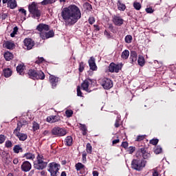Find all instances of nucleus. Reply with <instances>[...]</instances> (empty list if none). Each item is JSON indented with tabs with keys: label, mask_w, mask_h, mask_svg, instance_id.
<instances>
[{
	"label": "nucleus",
	"mask_w": 176,
	"mask_h": 176,
	"mask_svg": "<svg viewBox=\"0 0 176 176\" xmlns=\"http://www.w3.org/2000/svg\"><path fill=\"white\" fill-rule=\"evenodd\" d=\"M13 74V72L10 68H7L3 69V75L5 78H10L12 76V74Z\"/></svg>",
	"instance_id": "26"
},
{
	"label": "nucleus",
	"mask_w": 176,
	"mask_h": 176,
	"mask_svg": "<svg viewBox=\"0 0 176 176\" xmlns=\"http://www.w3.org/2000/svg\"><path fill=\"white\" fill-rule=\"evenodd\" d=\"M23 157H25L27 160H34L35 159V154L28 152L23 155Z\"/></svg>",
	"instance_id": "27"
},
{
	"label": "nucleus",
	"mask_w": 176,
	"mask_h": 176,
	"mask_svg": "<svg viewBox=\"0 0 176 176\" xmlns=\"http://www.w3.org/2000/svg\"><path fill=\"white\" fill-rule=\"evenodd\" d=\"M6 141V136L5 135H0V144H3Z\"/></svg>",
	"instance_id": "49"
},
{
	"label": "nucleus",
	"mask_w": 176,
	"mask_h": 176,
	"mask_svg": "<svg viewBox=\"0 0 176 176\" xmlns=\"http://www.w3.org/2000/svg\"><path fill=\"white\" fill-rule=\"evenodd\" d=\"M121 146L122 148H124V149H127V148L129 147V142H122Z\"/></svg>",
	"instance_id": "54"
},
{
	"label": "nucleus",
	"mask_w": 176,
	"mask_h": 176,
	"mask_svg": "<svg viewBox=\"0 0 176 176\" xmlns=\"http://www.w3.org/2000/svg\"><path fill=\"white\" fill-rule=\"evenodd\" d=\"M6 17H8V14H7L3 13V14H1V19H2V20H6Z\"/></svg>",
	"instance_id": "63"
},
{
	"label": "nucleus",
	"mask_w": 176,
	"mask_h": 176,
	"mask_svg": "<svg viewBox=\"0 0 176 176\" xmlns=\"http://www.w3.org/2000/svg\"><path fill=\"white\" fill-rule=\"evenodd\" d=\"M133 8L134 9H135V10H140L141 9V3L137 2V1H135L133 3Z\"/></svg>",
	"instance_id": "40"
},
{
	"label": "nucleus",
	"mask_w": 176,
	"mask_h": 176,
	"mask_svg": "<svg viewBox=\"0 0 176 176\" xmlns=\"http://www.w3.org/2000/svg\"><path fill=\"white\" fill-rule=\"evenodd\" d=\"M82 91H80V87H77V96L78 97H82Z\"/></svg>",
	"instance_id": "55"
},
{
	"label": "nucleus",
	"mask_w": 176,
	"mask_h": 176,
	"mask_svg": "<svg viewBox=\"0 0 176 176\" xmlns=\"http://www.w3.org/2000/svg\"><path fill=\"white\" fill-rule=\"evenodd\" d=\"M145 137H146L145 135H138L135 141L140 142V141L145 140Z\"/></svg>",
	"instance_id": "45"
},
{
	"label": "nucleus",
	"mask_w": 176,
	"mask_h": 176,
	"mask_svg": "<svg viewBox=\"0 0 176 176\" xmlns=\"http://www.w3.org/2000/svg\"><path fill=\"white\" fill-rule=\"evenodd\" d=\"M124 41L126 43H131L133 41V36L130 34H128L125 36Z\"/></svg>",
	"instance_id": "38"
},
{
	"label": "nucleus",
	"mask_w": 176,
	"mask_h": 176,
	"mask_svg": "<svg viewBox=\"0 0 176 176\" xmlns=\"http://www.w3.org/2000/svg\"><path fill=\"white\" fill-rule=\"evenodd\" d=\"M112 21L117 27H121V25H123V23H124V19L120 14H117L113 16Z\"/></svg>",
	"instance_id": "11"
},
{
	"label": "nucleus",
	"mask_w": 176,
	"mask_h": 176,
	"mask_svg": "<svg viewBox=\"0 0 176 176\" xmlns=\"http://www.w3.org/2000/svg\"><path fill=\"white\" fill-rule=\"evenodd\" d=\"M138 64L140 67H144L145 65V58H144L141 55H139L138 59Z\"/></svg>",
	"instance_id": "29"
},
{
	"label": "nucleus",
	"mask_w": 176,
	"mask_h": 176,
	"mask_svg": "<svg viewBox=\"0 0 176 176\" xmlns=\"http://www.w3.org/2000/svg\"><path fill=\"white\" fill-rule=\"evenodd\" d=\"M92 174H93V176H98L99 175L98 171H97V170H94L92 172Z\"/></svg>",
	"instance_id": "64"
},
{
	"label": "nucleus",
	"mask_w": 176,
	"mask_h": 176,
	"mask_svg": "<svg viewBox=\"0 0 176 176\" xmlns=\"http://www.w3.org/2000/svg\"><path fill=\"white\" fill-rule=\"evenodd\" d=\"M80 130L82 132V135L87 134V127L85 124H80Z\"/></svg>",
	"instance_id": "34"
},
{
	"label": "nucleus",
	"mask_w": 176,
	"mask_h": 176,
	"mask_svg": "<svg viewBox=\"0 0 176 176\" xmlns=\"http://www.w3.org/2000/svg\"><path fill=\"white\" fill-rule=\"evenodd\" d=\"M137 52L135 51H131L130 53V58H129V61L131 64H133V63H135V61H137Z\"/></svg>",
	"instance_id": "20"
},
{
	"label": "nucleus",
	"mask_w": 176,
	"mask_h": 176,
	"mask_svg": "<svg viewBox=\"0 0 176 176\" xmlns=\"http://www.w3.org/2000/svg\"><path fill=\"white\" fill-rule=\"evenodd\" d=\"M73 142L74 139L72 138V136H67L65 139V145H66V146H72Z\"/></svg>",
	"instance_id": "23"
},
{
	"label": "nucleus",
	"mask_w": 176,
	"mask_h": 176,
	"mask_svg": "<svg viewBox=\"0 0 176 176\" xmlns=\"http://www.w3.org/2000/svg\"><path fill=\"white\" fill-rule=\"evenodd\" d=\"M93 147L90 143H87L86 146V151L87 153L91 154L92 152Z\"/></svg>",
	"instance_id": "39"
},
{
	"label": "nucleus",
	"mask_w": 176,
	"mask_h": 176,
	"mask_svg": "<svg viewBox=\"0 0 176 176\" xmlns=\"http://www.w3.org/2000/svg\"><path fill=\"white\" fill-rule=\"evenodd\" d=\"M8 8H10V9H16V8H17V1H16V0H9L8 2Z\"/></svg>",
	"instance_id": "22"
},
{
	"label": "nucleus",
	"mask_w": 176,
	"mask_h": 176,
	"mask_svg": "<svg viewBox=\"0 0 176 176\" xmlns=\"http://www.w3.org/2000/svg\"><path fill=\"white\" fill-rule=\"evenodd\" d=\"M104 35H105L108 39H111L112 38V36H111V33L107 31V30H104Z\"/></svg>",
	"instance_id": "52"
},
{
	"label": "nucleus",
	"mask_w": 176,
	"mask_h": 176,
	"mask_svg": "<svg viewBox=\"0 0 176 176\" xmlns=\"http://www.w3.org/2000/svg\"><path fill=\"white\" fill-rule=\"evenodd\" d=\"M58 77L50 74L49 80L52 89H56L58 85Z\"/></svg>",
	"instance_id": "13"
},
{
	"label": "nucleus",
	"mask_w": 176,
	"mask_h": 176,
	"mask_svg": "<svg viewBox=\"0 0 176 176\" xmlns=\"http://www.w3.org/2000/svg\"><path fill=\"white\" fill-rule=\"evenodd\" d=\"M4 47L9 50H13V48L16 47V45L12 41H7L4 43Z\"/></svg>",
	"instance_id": "21"
},
{
	"label": "nucleus",
	"mask_w": 176,
	"mask_h": 176,
	"mask_svg": "<svg viewBox=\"0 0 176 176\" xmlns=\"http://www.w3.org/2000/svg\"><path fill=\"white\" fill-rule=\"evenodd\" d=\"M117 6L118 10H120L121 12H124V10H126V4L122 3V2L120 0L118 1Z\"/></svg>",
	"instance_id": "24"
},
{
	"label": "nucleus",
	"mask_w": 176,
	"mask_h": 176,
	"mask_svg": "<svg viewBox=\"0 0 176 176\" xmlns=\"http://www.w3.org/2000/svg\"><path fill=\"white\" fill-rule=\"evenodd\" d=\"M14 153H20L23 152V148L19 144H16L13 148Z\"/></svg>",
	"instance_id": "31"
},
{
	"label": "nucleus",
	"mask_w": 176,
	"mask_h": 176,
	"mask_svg": "<svg viewBox=\"0 0 176 176\" xmlns=\"http://www.w3.org/2000/svg\"><path fill=\"white\" fill-rule=\"evenodd\" d=\"M75 167L76 171H80V170H85V168H86V166H85V165L80 162L76 164Z\"/></svg>",
	"instance_id": "33"
},
{
	"label": "nucleus",
	"mask_w": 176,
	"mask_h": 176,
	"mask_svg": "<svg viewBox=\"0 0 176 176\" xmlns=\"http://www.w3.org/2000/svg\"><path fill=\"white\" fill-rule=\"evenodd\" d=\"M162 152H163V148H162V146H155L154 148V153H155V155H159L160 153H162Z\"/></svg>",
	"instance_id": "35"
},
{
	"label": "nucleus",
	"mask_w": 176,
	"mask_h": 176,
	"mask_svg": "<svg viewBox=\"0 0 176 176\" xmlns=\"http://www.w3.org/2000/svg\"><path fill=\"white\" fill-rule=\"evenodd\" d=\"M40 36L44 41L45 39H49V38H53V36H54V31L52 30L47 32H41L40 33Z\"/></svg>",
	"instance_id": "15"
},
{
	"label": "nucleus",
	"mask_w": 176,
	"mask_h": 176,
	"mask_svg": "<svg viewBox=\"0 0 176 176\" xmlns=\"http://www.w3.org/2000/svg\"><path fill=\"white\" fill-rule=\"evenodd\" d=\"M120 69H122V66L119 64L116 65L114 63H111L109 66V71L111 73L116 72V74H118Z\"/></svg>",
	"instance_id": "12"
},
{
	"label": "nucleus",
	"mask_w": 176,
	"mask_h": 176,
	"mask_svg": "<svg viewBox=\"0 0 176 176\" xmlns=\"http://www.w3.org/2000/svg\"><path fill=\"white\" fill-rule=\"evenodd\" d=\"M115 127L118 129V127H120V119H116V122L114 124Z\"/></svg>",
	"instance_id": "56"
},
{
	"label": "nucleus",
	"mask_w": 176,
	"mask_h": 176,
	"mask_svg": "<svg viewBox=\"0 0 176 176\" xmlns=\"http://www.w3.org/2000/svg\"><path fill=\"white\" fill-rule=\"evenodd\" d=\"M88 64L91 71H97V65H96V58H94V57H90L88 60Z\"/></svg>",
	"instance_id": "18"
},
{
	"label": "nucleus",
	"mask_w": 176,
	"mask_h": 176,
	"mask_svg": "<svg viewBox=\"0 0 176 176\" xmlns=\"http://www.w3.org/2000/svg\"><path fill=\"white\" fill-rule=\"evenodd\" d=\"M60 15L66 27L75 25L78 21L82 18L80 9L75 4L64 8L60 12Z\"/></svg>",
	"instance_id": "1"
},
{
	"label": "nucleus",
	"mask_w": 176,
	"mask_h": 176,
	"mask_svg": "<svg viewBox=\"0 0 176 176\" xmlns=\"http://www.w3.org/2000/svg\"><path fill=\"white\" fill-rule=\"evenodd\" d=\"M61 120V117L60 116H50L47 118V122L48 123H56V122H60Z\"/></svg>",
	"instance_id": "19"
},
{
	"label": "nucleus",
	"mask_w": 176,
	"mask_h": 176,
	"mask_svg": "<svg viewBox=\"0 0 176 176\" xmlns=\"http://www.w3.org/2000/svg\"><path fill=\"white\" fill-rule=\"evenodd\" d=\"M28 123L27 122V121H19L18 123H17V126L19 127H23V126H25V124H28Z\"/></svg>",
	"instance_id": "46"
},
{
	"label": "nucleus",
	"mask_w": 176,
	"mask_h": 176,
	"mask_svg": "<svg viewBox=\"0 0 176 176\" xmlns=\"http://www.w3.org/2000/svg\"><path fill=\"white\" fill-rule=\"evenodd\" d=\"M78 71L79 72H83V71H85V63L83 62L79 63Z\"/></svg>",
	"instance_id": "43"
},
{
	"label": "nucleus",
	"mask_w": 176,
	"mask_h": 176,
	"mask_svg": "<svg viewBox=\"0 0 176 176\" xmlns=\"http://www.w3.org/2000/svg\"><path fill=\"white\" fill-rule=\"evenodd\" d=\"M19 12H20L21 14H23L24 17L27 16V10H25V9L21 8L19 9Z\"/></svg>",
	"instance_id": "48"
},
{
	"label": "nucleus",
	"mask_w": 176,
	"mask_h": 176,
	"mask_svg": "<svg viewBox=\"0 0 176 176\" xmlns=\"http://www.w3.org/2000/svg\"><path fill=\"white\" fill-rule=\"evenodd\" d=\"M129 56H130V51L125 50L121 54V58H122V60H127Z\"/></svg>",
	"instance_id": "28"
},
{
	"label": "nucleus",
	"mask_w": 176,
	"mask_h": 176,
	"mask_svg": "<svg viewBox=\"0 0 176 176\" xmlns=\"http://www.w3.org/2000/svg\"><path fill=\"white\" fill-rule=\"evenodd\" d=\"M4 58H6V61H10L13 58V54L10 52H6L4 54Z\"/></svg>",
	"instance_id": "30"
},
{
	"label": "nucleus",
	"mask_w": 176,
	"mask_h": 176,
	"mask_svg": "<svg viewBox=\"0 0 176 176\" xmlns=\"http://www.w3.org/2000/svg\"><path fill=\"white\" fill-rule=\"evenodd\" d=\"M65 115L67 118H71L74 115V111L72 110H66Z\"/></svg>",
	"instance_id": "47"
},
{
	"label": "nucleus",
	"mask_w": 176,
	"mask_h": 176,
	"mask_svg": "<svg viewBox=\"0 0 176 176\" xmlns=\"http://www.w3.org/2000/svg\"><path fill=\"white\" fill-rule=\"evenodd\" d=\"M147 151V148L142 146L138 150L139 155H140V156H142L143 159H147L148 157H149V153Z\"/></svg>",
	"instance_id": "16"
},
{
	"label": "nucleus",
	"mask_w": 176,
	"mask_h": 176,
	"mask_svg": "<svg viewBox=\"0 0 176 176\" xmlns=\"http://www.w3.org/2000/svg\"><path fill=\"white\" fill-rule=\"evenodd\" d=\"M36 30L40 32V34H42L43 31H49V30H50V26L45 23H40L37 25Z\"/></svg>",
	"instance_id": "17"
},
{
	"label": "nucleus",
	"mask_w": 176,
	"mask_h": 176,
	"mask_svg": "<svg viewBox=\"0 0 176 176\" xmlns=\"http://www.w3.org/2000/svg\"><path fill=\"white\" fill-rule=\"evenodd\" d=\"M94 85H96L94 80H92L91 78H87L81 84V87L83 90H85V91L90 93L91 90L89 89V88L91 87L92 86H94Z\"/></svg>",
	"instance_id": "7"
},
{
	"label": "nucleus",
	"mask_w": 176,
	"mask_h": 176,
	"mask_svg": "<svg viewBox=\"0 0 176 176\" xmlns=\"http://www.w3.org/2000/svg\"><path fill=\"white\" fill-rule=\"evenodd\" d=\"M31 168H32V165H31V163L28 161H24L21 166V169L24 173H28Z\"/></svg>",
	"instance_id": "14"
},
{
	"label": "nucleus",
	"mask_w": 176,
	"mask_h": 176,
	"mask_svg": "<svg viewBox=\"0 0 176 176\" xmlns=\"http://www.w3.org/2000/svg\"><path fill=\"white\" fill-rule=\"evenodd\" d=\"M5 146L6 148H12V146H13V143L10 140H6L5 143Z\"/></svg>",
	"instance_id": "42"
},
{
	"label": "nucleus",
	"mask_w": 176,
	"mask_h": 176,
	"mask_svg": "<svg viewBox=\"0 0 176 176\" xmlns=\"http://www.w3.org/2000/svg\"><path fill=\"white\" fill-rule=\"evenodd\" d=\"M51 133L52 135H56V137H64V135H67V131L58 126L54 127Z\"/></svg>",
	"instance_id": "8"
},
{
	"label": "nucleus",
	"mask_w": 176,
	"mask_h": 176,
	"mask_svg": "<svg viewBox=\"0 0 176 176\" xmlns=\"http://www.w3.org/2000/svg\"><path fill=\"white\" fill-rule=\"evenodd\" d=\"M28 10L33 19H36L37 20L41 19L42 12L38 8V5L35 2H32L28 6Z\"/></svg>",
	"instance_id": "3"
},
{
	"label": "nucleus",
	"mask_w": 176,
	"mask_h": 176,
	"mask_svg": "<svg viewBox=\"0 0 176 176\" xmlns=\"http://www.w3.org/2000/svg\"><path fill=\"white\" fill-rule=\"evenodd\" d=\"M16 137H17L19 140V141H25V140H27V138H28V136L27 135V134L25 133H19L18 134V135H15Z\"/></svg>",
	"instance_id": "32"
},
{
	"label": "nucleus",
	"mask_w": 176,
	"mask_h": 176,
	"mask_svg": "<svg viewBox=\"0 0 176 176\" xmlns=\"http://www.w3.org/2000/svg\"><path fill=\"white\" fill-rule=\"evenodd\" d=\"M54 2H56V0H43L41 2V5H43V6L46 5H52V3H54Z\"/></svg>",
	"instance_id": "36"
},
{
	"label": "nucleus",
	"mask_w": 176,
	"mask_h": 176,
	"mask_svg": "<svg viewBox=\"0 0 176 176\" xmlns=\"http://www.w3.org/2000/svg\"><path fill=\"white\" fill-rule=\"evenodd\" d=\"M21 130V127L17 126L16 128L14 130V135H19V134H20V131Z\"/></svg>",
	"instance_id": "44"
},
{
	"label": "nucleus",
	"mask_w": 176,
	"mask_h": 176,
	"mask_svg": "<svg viewBox=\"0 0 176 176\" xmlns=\"http://www.w3.org/2000/svg\"><path fill=\"white\" fill-rule=\"evenodd\" d=\"M43 61H45V58H43V57H41V58H38L35 61V63H36V64H41V63H43Z\"/></svg>",
	"instance_id": "53"
},
{
	"label": "nucleus",
	"mask_w": 176,
	"mask_h": 176,
	"mask_svg": "<svg viewBox=\"0 0 176 176\" xmlns=\"http://www.w3.org/2000/svg\"><path fill=\"white\" fill-rule=\"evenodd\" d=\"M36 162L34 164V167L36 170H44L47 166V162L43 161L45 157L40 154H38L36 157Z\"/></svg>",
	"instance_id": "5"
},
{
	"label": "nucleus",
	"mask_w": 176,
	"mask_h": 176,
	"mask_svg": "<svg viewBox=\"0 0 176 176\" xmlns=\"http://www.w3.org/2000/svg\"><path fill=\"white\" fill-rule=\"evenodd\" d=\"M86 6H87V10L91 11V9H93V6H91V4L87 3H85Z\"/></svg>",
	"instance_id": "60"
},
{
	"label": "nucleus",
	"mask_w": 176,
	"mask_h": 176,
	"mask_svg": "<svg viewBox=\"0 0 176 176\" xmlns=\"http://www.w3.org/2000/svg\"><path fill=\"white\" fill-rule=\"evenodd\" d=\"M119 142H120V140L119 139H116L112 141V144L113 145H115L116 144H119Z\"/></svg>",
	"instance_id": "62"
},
{
	"label": "nucleus",
	"mask_w": 176,
	"mask_h": 176,
	"mask_svg": "<svg viewBox=\"0 0 176 176\" xmlns=\"http://www.w3.org/2000/svg\"><path fill=\"white\" fill-rule=\"evenodd\" d=\"M34 46H35V43L32 38H25L23 40V48L26 50H31Z\"/></svg>",
	"instance_id": "10"
},
{
	"label": "nucleus",
	"mask_w": 176,
	"mask_h": 176,
	"mask_svg": "<svg viewBox=\"0 0 176 176\" xmlns=\"http://www.w3.org/2000/svg\"><path fill=\"white\" fill-rule=\"evenodd\" d=\"M32 129L34 131H36V130H39V124L36 122H33Z\"/></svg>",
	"instance_id": "41"
},
{
	"label": "nucleus",
	"mask_w": 176,
	"mask_h": 176,
	"mask_svg": "<svg viewBox=\"0 0 176 176\" xmlns=\"http://www.w3.org/2000/svg\"><path fill=\"white\" fill-rule=\"evenodd\" d=\"M160 175V173H159V171L156 169H153L152 176H159Z\"/></svg>",
	"instance_id": "57"
},
{
	"label": "nucleus",
	"mask_w": 176,
	"mask_h": 176,
	"mask_svg": "<svg viewBox=\"0 0 176 176\" xmlns=\"http://www.w3.org/2000/svg\"><path fill=\"white\" fill-rule=\"evenodd\" d=\"M17 32H19V28L17 26H15L13 28L12 32L10 34L11 38H14V36L17 34Z\"/></svg>",
	"instance_id": "37"
},
{
	"label": "nucleus",
	"mask_w": 176,
	"mask_h": 176,
	"mask_svg": "<svg viewBox=\"0 0 176 176\" xmlns=\"http://www.w3.org/2000/svg\"><path fill=\"white\" fill-rule=\"evenodd\" d=\"M28 75L30 79L33 80H43L45 75L42 70H38L36 69H30L28 72Z\"/></svg>",
	"instance_id": "2"
},
{
	"label": "nucleus",
	"mask_w": 176,
	"mask_h": 176,
	"mask_svg": "<svg viewBox=\"0 0 176 176\" xmlns=\"http://www.w3.org/2000/svg\"><path fill=\"white\" fill-rule=\"evenodd\" d=\"M88 22L91 25H93V23H96V19L94 16H90L88 19Z\"/></svg>",
	"instance_id": "50"
},
{
	"label": "nucleus",
	"mask_w": 176,
	"mask_h": 176,
	"mask_svg": "<svg viewBox=\"0 0 176 176\" xmlns=\"http://www.w3.org/2000/svg\"><path fill=\"white\" fill-rule=\"evenodd\" d=\"M101 86L106 90H109L113 87V82L109 78H104L102 79Z\"/></svg>",
	"instance_id": "9"
},
{
	"label": "nucleus",
	"mask_w": 176,
	"mask_h": 176,
	"mask_svg": "<svg viewBox=\"0 0 176 176\" xmlns=\"http://www.w3.org/2000/svg\"><path fill=\"white\" fill-rule=\"evenodd\" d=\"M108 28L111 32H115V30H113V25L112 23H109L108 24Z\"/></svg>",
	"instance_id": "58"
},
{
	"label": "nucleus",
	"mask_w": 176,
	"mask_h": 176,
	"mask_svg": "<svg viewBox=\"0 0 176 176\" xmlns=\"http://www.w3.org/2000/svg\"><path fill=\"white\" fill-rule=\"evenodd\" d=\"M146 164V161L140 158L134 159L131 162V167L136 171H141Z\"/></svg>",
	"instance_id": "4"
},
{
	"label": "nucleus",
	"mask_w": 176,
	"mask_h": 176,
	"mask_svg": "<svg viewBox=\"0 0 176 176\" xmlns=\"http://www.w3.org/2000/svg\"><path fill=\"white\" fill-rule=\"evenodd\" d=\"M61 166L56 162H51L48 165L47 171L50 173L51 176H58L59 170Z\"/></svg>",
	"instance_id": "6"
},
{
	"label": "nucleus",
	"mask_w": 176,
	"mask_h": 176,
	"mask_svg": "<svg viewBox=\"0 0 176 176\" xmlns=\"http://www.w3.org/2000/svg\"><path fill=\"white\" fill-rule=\"evenodd\" d=\"M146 13H153V9L152 8H146Z\"/></svg>",
	"instance_id": "61"
},
{
	"label": "nucleus",
	"mask_w": 176,
	"mask_h": 176,
	"mask_svg": "<svg viewBox=\"0 0 176 176\" xmlns=\"http://www.w3.org/2000/svg\"><path fill=\"white\" fill-rule=\"evenodd\" d=\"M158 143H159L158 139H152L150 140V144H151V145H157Z\"/></svg>",
	"instance_id": "51"
},
{
	"label": "nucleus",
	"mask_w": 176,
	"mask_h": 176,
	"mask_svg": "<svg viewBox=\"0 0 176 176\" xmlns=\"http://www.w3.org/2000/svg\"><path fill=\"white\" fill-rule=\"evenodd\" d=\"M135 151V147L129 146V153H134V151Z\"/></svg>",
	"instance_id": "59"
},
{
	"label": "nucleus",
	"mask_w": 176,
	"mask_h": 176,
	"mask_svg": "<svg viewBox=\"0 0 176 176\" xmlns=\"http://www.w3.org/2000/svg\"><path fill=\"white\" fill-rule=\"evenodd\" d=\"M24 69H25L24 65L20 64L16 67V72L19 75H24Z\"/></svg>",
	"instance_id": "25"
}]
</instances>
